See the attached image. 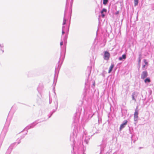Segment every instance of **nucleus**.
Returning <instances> with one entry per match:
<instances>
[{
  "label": "nucleus",
  "mask_w": 154,
  "mask_h": 154,
  "mask_svg": "<svg viewBox=\"0 0 154 154\" xmlns=\"http://www.w3.org/2000/svg\"><path fill=\"white\" fill-rule=\"evenodd\" d=\"M138 110L137 109V108L135 110V112L134 114V119L135 121H137V119L138 117Z\"/></svg>",
  "instance_id": "f257e3e1"
},
{
  "label": "nucleus",
  "mask_w": 154,
  "mask_h": 154,
  "mask_svg": "<svg viewBox=\"0 0 154 154\" xmlns=\"http://www.w3.org/2000/svg\"><path fill=\"white\" fill-rule=\"evenodd\" d=\"M110 57V54L107 51H106L104 53V59L106 60H108Z\"/></svg>",
  "instance_id": "f03ea898"
},
{
  "label": "nucleus",
  "mask_w": 154,
  "mask_h": 154,
  "mask_svg": "<svg viewBox=\"0 0 154 154\" xmlns=\"http://www.w3.org/2000/svg\"><path fill=\"white\" fill-rule=\"evenodd\" d=\"M148 75L147 72L146 71L143 72L141 75V78L142 79H144Z\"/></svg>",
  "instance_id": "7ed1b4c3"
},
{
  "label": "nucleus",
  "mask_w": 154,
  "mask_h": 154,
  "mask_svg": "<svg viewBox=\"0 0 154 154\" xmlns=\"http://www.w3.org/2000/svg\"><path fill=\"white\" fill-rule=\"evenodd\" d=\"M128 122L127 120L125 121V122L121 124L120 127V130H121L122 129L125 127V126L126 125L127 123Z\"/></svg>",
  "instance_id": "20e7f679"
},
{
  "label": "nucleus",
  "mask_w": 154,
  "mask_h": 154,
  "mask_svg": "<svg viewBox=\"0 0 154 154\" xmlns=\"http://www.w3.org/2000/svg\"><path fill=\"white\" fill-rule=\"evenodd\" d=\"M126 58V55L125 54L123 55H122V57H120L119 58V60H122V59H124V60H125Z\"/></svg>",
  "instance_id": "39448f33"
},
{
  "label": "nucleus",
  "mask_w": 154,
  "mask_h": 154,
  "mask_svg": "<svg viewBox=\"0 0 154 154\" xmlns=\"http://www.w3.org/2000/svg\"><path fill=\"white\" fill-rule=\"evenodd\" d=\"M114 66V65L113 64H111L110 67L109 68V70L108 73H110L111 71H112L113 68Z\"/></svg>",
  "instance_id": "423d86ee"
},
{
  "label": "nucleus",
  "mask_w": 154,
  "mask_h": 154,
  "mask_svg": "<svg viewBox=\"0 0 154 154\" xmlns=\"http://www.w3.org/2000/svg\"><path fill=\"white\" fill-rule=\"evenodd\" d=\"M143 61L145 63L144 65H143L142 66V68H144L145 67V66L147 65L148 64V62L147 61V60L146 59L143 60Z\"/></svg>",
  "instance_id": "0eeeda50"
},
{
  "label": "nucleus",
  "mask_w": 154,
  "mask_h": 154,
  "mask_svg": "<svg viewBox=\"0 0 154 154\" xmlns=\"http://www.w3.org/2000/svg\"><path fill=\"white\" fill-rule=\"evenodd\" d=\"M150 82V79L149 78H146L145 80H144V82H145V83H146L147 82Z\"/></svg>",
  "instance_id": "6e6552de"
},
{
  "label": "nucleus",
  "mask_w": 154,
  "mask_h": 154,
  "mask_svg": "<svg viewBox=\"0 0 154 154\" xmlns=\"http://www.w3.org/2000/svg\"><path fill=\"white\" fill-rule=\"evenodd\" d=\"M139 0H134V4L135 6L137 5H138V3Z\"/></svg>",
  "instance_id": "1a4fd4ad"
},
{
  "label": "nucleus",
  "mask_w": 154,
  "mask_h": 154,
  "mask_svg": "<svg viewBox=\"0 0 154 154\" xmlns=\"http://www.w3.org/2000/svg\"><path fill=\"white\" fill-rule=\"evenodd\" d=\"M108 2V0H103V3L104 5H106L107 4Z\"/></svg>",
  "instance_id": "9d476101"
},
{
  "label": "nucleus",
  "mask_w": 154,
  "mask_h": 154,
  "mask_svg": "<svg viewBox=\"0 0 154 154\" xmlns=\"http://www.w3.org/2000/svg\"><path fill=\"white\" fill-rule=\"evenodd\" d=\"M106 11L107 10L105 8H103L101 11V14H102L104 12H106Z\"/></svg>",
  "instance_id": "9b49d317"
},
{
  "label": "nucleus",
  "mask_w": 154,
  "mask_h": 154,
  "mask_svg": "<svg viewBox=\"0 0 154 154\" xmlns=\"http://www.w3.org/2000/svg\"><path fill=\"white\" fill-rule=\"evenodd\" d=\"M132 100H134L135 101L136 100L134 98V94H133L132 95Z\"/></svg>",
  "instance_id": "f8f14e48"
},
{
  "label": "nucleus",
  "mask_w": 154,
  "mask_h": 154,
  "mask_svg": "<svg viewBox=\"0 0 154 154\" xmlns=\"http://www.w3.org/2000/svg\"><path fill=\"white\" fill-rule=\"evenodd\" d=\"M102 17H104L105 16V15L104 14H103V13L102 14Z\"/></svg>",
  "instance_id": "ddd939ff"
},
{
  "label": "nucleus",
  "mask_w": 154,
  "mask_h": 154,
  "mask_svg": "<svg viewBox=\"0 0 154 154\" xmlns=\"http://www.w3.org/2000/svg\"><path fill=\"white\" fill-rule=\"evenodd\" d=\"M63 44V42H61L60 43V45H62Z\"/></svg>",
  "instance_id": "4468645a"
},
{
  "label": "nucleus",
  "mask_w": 154,
  "mask_h": 154,
  "mask_svg": "<svg viewBox=\"0 0 154 154\" xmlns=\"http://www.w3.org/2000/svg\"><path fill=\"white\" fill-rule=\"evenodd\" d=\"M64 31H62V33L63 34H64Z\"/></svg>",
  "instance_id": "2eb2a0df"
},
{
  "label": "nucleus",
  "mask_w": 154,
  "mask_h": 154,
  "mask_svg": "<svg viewBox=\"0 0 154 154\" xmlns=\"http://www.w3.org/2000/svg\"><path fill=\"white\" fill-rule=\"evenodd\" d=\"M140 61H141V60H140H140H139V63H140Z\"/></svg>",
  "instance_id": "dca6fc26"
},
{
  "label": "nucleus",
  "mask_w": 154,
  "mask_h": 154,
  "mask_svg": "<svg viewBox=\"0 0 154 154\" xmlns=\"http://www.w3.org/2000/svg\"><path fill=\"white\" fill-rule=\"evenodd\" d=\"M95 85V82H94V83L93 84V85L94 86Z\"/></svg>",
  "instance_id": "f3484780"
},
{
  "label": "nucleus",
  "mask_w": 154,
  "mask_h": 154,
  "mask_svg": "<svg viewBox=\"0 0 154 154\" xmlns=\"http://www.w3.org/2000/svg\"><path fill=\"white\" fill-rule=\"evenodd\" d=\"M66 23V22H65V21L63 23V24H65Z\"/></svg>",
  "instance_id": "a211bd4d"
}]
</instances>
